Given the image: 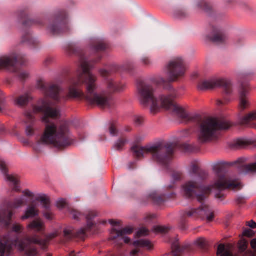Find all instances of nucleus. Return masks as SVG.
I'll use <instances>...</instances> for the list:
<instances>
[{"label": "nucleus", "instance_id": "35", "mask_svg": "<svg viewBox=\"0 0 256 256\" xmlns=\"http://www.w3.org/2000/svg\"><path fill=\"white\" fill-rule=\"evenodd\" d=\"M30 97L27 94L20 96L15 100L16 104L19 106H24L28 104Z\"/></svg>", "mask_w": 256, "mask_h": 256}, {"label": "nucleus", "instance_id": "45", "mask_svg": "<svg viewBox=\"0 0 256 256\" xmlns=\"http://www.w3.org/2000/svg\"><path fill=\"white\" fill-rule=\"evenodd\" d=\"M246 144L244 141L242 140H238L232 144V148L236 149H240L244 148Z\"/></svg>", "mask_w": 256, "mask_h": 256}, {"label": "nucleus", "instance_id": "6", "mask_svg": "<svg viewBox=\"0 0 256 256\" xmlns=\"http://www.w3.org/2000/svg\"><path fill=\"white\" fill-rule=\"evenodd\" d=\"M198 117V140L200 144L210 142L216 136L219 130L229 129L230 124L226 120H221L216 118L202 119Z\"/></svg>", "mask_w": 256, "mask_h": 256}, {"label": "nucleus", "instance_id": "15", "mask_svg": "<svg viewBox=\"0 0 256 256\" xmlns=\"http://www.w3.org/2000/svg\"><path fill=\"white\" fill-rule=\"evenodd\" d=\"M23 56L16 52H12L8 54L0 57V70H10L12 69V72H16V65L18 60H21Z\"/></svg>", "mask_w": 256, "mask_h": 256}, {"label": "nucleus", "instance_id": "31", "mask_svg": "<svg viewBox=\"0 0 256 256\" xmlns=\"http://www.w3.org/2000/svg\"><path fill=\"white\" fill-rule=\"evenodd\" d=\"M23 26L25 28L34 26H43L44 24L43 20L40 19L32 20L30 18H26L22 24Z\"/></svg>", "mask_w": 256, "mask_h": 256}, {"label": "nucleus", "instance_id": "19", "mask_svg": "<svg viewBox=\"0 0 256 256\" xmlns=\"http://www.w3.org/2000/svg\"><path fill=\"white\" fill-rule=\"evenodd\" d=\"M133 229L130 228H124L122 230H118L115 228L112 229L111 232L112 236L110 240H122L126 244L130 242V238L125 236L126 234H130L132 232Z\"/></svg>", "mask_w": 256, "mask_h": 256}, {"label": "nucleus", "instance_id": "47", "mask_svg": "<svg viewBox=\"0 0 256 256\" xmlns=\"http://www.w3.org/2000/svg\"><path fill=\"white\" fill-rule=\"evenodd\" d=\"M194 244L201 248H204L206 246V241L204 238H200L195 241Z\"/></svg>", "mask_w": 256, "mask_h": 256}, {"label": "nucleus", "instance_id": "59", "mask_svg": "<svg viewBox=\"0 0 256 256\" xmlns=\"http://www.w3.org/2000/svg\"><path fill=\"white\" fill-rule=\"evenodd\" d=\"M247 226L252 228H256V223L253 220H251L247 222Z\"/></svg>", "mask_w": 256, "mask_h": 256}, {"label": "nucleus", "instance_id": "51", "mask_svg": "<svg viewBox=\"0 0 256 256\" xmlns=\"http://www.w3.org/2000/svg\"><path fill=\"white\" fill-rule=\"evenodd\" d=\"M66 200L64 198H60L56 202V206L59 208H63L66 206Z\"/></svg>", "mask_w": 256, "mask_h": 256}, {"label": "nucleus", "instance_id": "29", "mask_svg": "<svg viewBox=\"0 0 256 256\" xmlns=\"http://www.w3.org/2000/svg\"><path fill=\"white\" fill-rule=\"evenodd\" d=\"M13 213L10 210H5L0 212V222L8 224L10 222Z\"/></svg>", "mask_w": 256, "mask_h": 256}, {"label": "nucleus", "instance_id": "54", "mask_svg": "<svg viewBox=\"0 0 256 256\" xmlns=\"http://www.w3.org/2000/svg\"><path fill=\"white\" fill-rule=\"evenodd\" d=\"M148 230L146 228H142L137 232L136 235L138 236H142L148 234Z\"/></svg>", "mask_w": 256, "mask_h": 256}, {"label": "nucleus", "instance_id": "57", "mask_svg": "<svg viewBox=\"0 0 256 256\" xmlns=\"http://www.w3.org/2000/svg\"><path fill=\"white\" fill-rule=\"evenodd\" d=\"M22 193L25 196L29 198H32L34 196V193L28 190H24Z\"/></svg>", "mask_w": 256, "mask_h": 256}, {"label": "nucleus", "instance_id": "53", "mask_svg": "<svg viewBox=\"0 0 256 256\" xmlns=\"http://www.w3.org/2000/svg\"><path fill=\"white\" fill-rule=\"evenodd\" d=\"M254 234V232L250 229H246L243 232V235L245 236L250 238Z\"/></svg>", "mask_w": 256, "mask_h": 256}, {"label": "nucleus", "instance_id": "1", "mask_svg": "<svg viewBox=\"0 0 256 256\" xmlns=\"http://www.w3.org/2000/svg\"><path fill=\"white\" fill-rule=\"evenodd\" d=\"M67 51L68 54H74L79 58V67L76 78L70 81L68 95L63 93L62 89L58 84L40 82L38 88L57 104H61L68 98H80L85 99L90 105L110 108L113 104L112 97L105 92H98L97 77L90 72L94 64L101 60L102 56L92 59L90 58V52H88L76 44L69 45Z\"/></svg>", "mask_w": 256, "mask_h": 256}, {"label": "nucleus", "instance_id": "22", "mask_svg": "<svg viewBox=\"0 0 256 256\" xmlns=\"http://www.w3.org/2000/svg\"><path fill=\"white\" fill-rule=\"evenodd\" d=\"M12 246L5 238H0V256H10Z\"/></svg>", "mask_w": 256, "mask_h": 256}, {"label": "nucleus", "instance_id": "42", "mask_svg": "<svg viewBox=\"0 0 256 256\" xmlns=\"http://www.w3.org/2000/svg\"><path fill=\"white\" fill-rule=\"evenodd\" d=\"M69 212L72 216V218L76 220H80V217L82 216V213L74 208H70Z\"/></svg>", "mask_w": 256, "mask_h": 256}, {"label": "nucleus", "instance_id": "5", "mask_svg": "<svg viewBox=\"0 0 256 256\" xmlns=\"http://www.w3.org/2000/svg\"><path fill=\"white\" fill-rule=\"evenodd\" d=\"M175 146L176 144L172 142L164 144L158 142L145 146H135L132 148V151L137 158H140L144 156L145 154L151 153L154 160L161 164L166 165L174 154Z\"/></svg>", "mask_w": 256, "mask_h": 256}, {"label": "nucleus", "instance_id": "64", "mask_svg": "<svg viewBox=\"0 0 256 256\" xmlns=\"http://www.w3.org/2000/svg\"><path fill=\"white\" fill-rule=\"evenodd\" d=\"M69 256H82L81 252H78L77 254H75V252L74 250L71 252L69 254Z\"/></svg>", "mask_w": 256, "mask_h": 256}, {"label": "nucleus", "instance_id": "2", "mask_svg": "<svg viewBox=\"0 0 256 256\" xmlns=\"http://www.w3.org/2000/svg\"><path fill=\"white\" fill-rule=\"evenodd\" d=\"M42 112L43 116L42 122L46 124L44 132L42 136L38 146L40 144H52L58 149L64 148L74 142V138L66 122L60 124L58 128L54 122H51L50 118L56 119L60 115V109L55 106L50 100H43L42 105L34 107L33 111H26L25 112L26 123L30 122V125L26 128V132L28 136L34 134L32 124L34 122V114Z\"/></svg>", "mask_w": 256, "mask_h": 256}, {"label": "nucleus", "instance_id": "63", "mask_svg": "<svg viewBox=\"0 0 256 256\" xmlns=\"http://www.w3.org/2000/svg\"><path fill=\"white\" fill-rule=\"evenodd\" d=\"M250 244L252 248L256 249V238L253 239L252 240Z\"/></svg>", "mask_w": 256, "mask_h": 256}, {"label": "nucleus", "instance_id": "33", "mask_svg": "<svg viewBox=\"0 0 256 256\" xmlns=\"http://www.w3.org/2000/svg\"><path fill=\"white\" fill-rule=\"evenodd\" d=\"M133 244L134 246L146 248L148 250H150L152 248L150 242L146 240H136L134 242Z\"/></svg>", "mask_w": 256, "mask_h": 256}, {"label": "nucleus", "instance_id": "34", "mask_svg": "<svg viewBox=\"0 0 256 256\" xmlns=\"http://www.w3.org/2000/svg\"><path fill=\"white\" fill-rule=\"evenodd\" d=\"M24 203V197L22 196L20 198H16L12 202H9L8 203V206L10 208H20Z\"/></svg>", "mask_w": 256, "mask_h": 256}, {"label": "nucleus", "instance_id": "55", "mask_svg": "<svg viewBox=\"0 0 256 256\" xmlns=\"http://www.w3.org/2000/svg\"><path fill=\"white\" fill-rule=\"evenodd\" d=\"M140 62L144 66H148L151 64V60L147 56L142 57L140 60Z\"/></svg>", "mask_w": 256, "mask_h": 256}, {"label": "nucleus", "instance_id": "23", "mask_svg": "<svg viewBox=\"0 0 256 256\" xmlns=\"http://www.w3.org/2000/svg\"><path fill=\"white\" fill-rule=\"evenodd\" d=\"M172 252L175 253V256L184 253L189 248V244H184L180 245L179 240L175 239L172 242L171 244Z\"/></svg>", "mask_w": 256, "mask_h": 256}, {"label": "nucleus", "instance_id": "32", "mask_svg": "<svg viewBox=\"0 0 256 256\" xmlns=\"http://www.w3.org/2000/svg\"><path fill=\"white\" fill-rule=\"evenodd\" d=\"M36 200L40 202L42 204V206L46 210H48L50 208V199L46 196V194H39L36 198Z\"/></svg>", "mask_w": 256, "mask_h": 256}, {"label": "nucleus", "instance_id": "37", "mask_svg": "<svg viewBox=\"0 0 256 256\" xmlns=\"http://www.w3.org/2000/svg\"><path fill=\"white\" fill-rule=\"evenodd\" d=\"M127 142L128 140L126 139L120 138L114 142L112 148L116 150L122 151Z\"/></svg>", "mask_w": 256, "mask_h": 256}, {"label": "nucleus", "instance_id": "48", "mask_svg": "<svg viewBox=\"0 0 256 256\" xmlns=\"http://www.w3.org/2000/svg\"><path fill=\"white\" fill-rule=\"evenodd\" d=\"M169 228L165 226H156L154 228V230L156 232L165 234L168 232Z\"/></svg>", "mask_w": 256, "mask_h": 256}, {"label": "nucleus", "instance_id": "50", "mask_svg": "<svg viewBox=\"0 0 256 256\" xmlns=\"http://www.w3.org/2000/svg\"><path fill=\"white\" fill-rule=\"evenodd\" d=\"M151 81L153 83H155L157 84H164L166 82V80L164 78L160 76L152 78Z\"/></svg>", "mask_w": 256, "mask_h": 256}, {"label": "nucleus", "instance_id": "44", "mask_svg": "<svg viewBox=\"0 0 256 256\" xmlns=\"http://www.w3.org/2000/svg\"><path fill=\"white\" fill-rule=\"evenodd\" d=\"M16 76L20 80L23 82L28 78L29 74L26 71L21 70L16 72Z\"/></svg>", "mask_w": 256, "mask_h": 256}, {"label": "nucleus", "instance_id": "38", "mask_svg": "<svg viewBox=\"0 0 256 256\" xmlns=\"http://www.w3.org/2000/svg\"><path fill=\"white\" fill-rule=\"evenodd\" d=\"M29 228L40 232L43 229V224L40 220H33L28 225Z\"/></svg>", "mask_w": 256, "mask_h": 256}, {"label": "nucleus", "instance_id": "9", "mask_svg": "<svg viewBox=\"0 0 256 256\" xmlns=\"http://www.w3.org/2000/svg\"><path fill=\"white\" fill-rule=\"evenodd\" d=\"M16 246L20 252L25 251L28 256H37L38 252L34 244H38L44 248L46 244L45 240L40 238L38 236L34 234L26 236L21 240H16Z\"/></svg>", "mask_w": 256, "mask_h": 256}, {"label": "nucleus", "instance_id": "17", "mask_svg": "<svg viewBox=\"0 0 256 256\" xmlns=\"http://www.w3.org/2000/svg\"><path fill=\"white\" fill-rule=\"evenodd\" d=\"M248 94V86L242 84L238 90L239 108L241 110L248 108L250 105Z\"/></svg>", "mask_w": 256, "mask_h": 256}, {"label": "nucleus", "instance_id": "4", "mask_svg": "<svg viewBox=\"0 0 256 256\" xmlns=\"http://www.w3.org/2000/svg\"><path fill=\"white\" fill-rule=\"evenodd\" d=\"M244 162L243 158H240L232 162H220L213 166L212 170L215 178L210 184L207 186H202L203 190L212 192L216 198L224 197V191L226 190H238L240 189V184L238 182L230 180L224 172V166H232L238 164H242Z\"/></svg>", "mask_w": 256, "mask_h": 256}, {"label": "nucleus", "instance_id": "11", "mask_svg": "<svg viewBox=\"0 0 256 256\" xmlns=\"http://www.w3.org/2000/svg\"><path fill=\"white\" fill-rule=\"evenodd\" d=\"M168 80L170 82L177 81L183 77L186 72V66L182 58H175L170 60L166 66Z\"/></svg>", "mask_w": 256, "mask_h": 256}, {"label": "nucleus", "instance_id": "56", "mask_svg": "<svg viewBox=\"0 0 256 256\" xmlns=\"http://www.w3.org/2000/svg\"><path fill=\"white\" fill-rule=\"evenodd\" d=\"M22 230V226L20 224H14L12 226V230L13 232L19 233Z\"/></svg>", "mask_w": 256, "mask_h": 256}, {"label": "nucleus", "instance_id": "16", "mask_svg": "<svg viewBox=\"0 0 256 256\" xmlns=\"http://www.w3.org/2000/svg\"><path fill=\"white\" fill-rule=\"evenodd\" d=\"M112 68H113L110 70L100 69L99 70V72L102 76L107 80V88L110 92H122L125 88L126 86L124 84L116 82L108 78L110 72L117 70L118 68L116 66H112Z\"/></svg>", "mask_w": 256, "mask_h": 256}, {"label": "nucleus", "instance_id": "36", "mask_svg": "<svg viewBox=\"0 0 256 256\" xmlns=\"http://www.w3.org/2000/svg\"><path fill=\"white\" fill-rule=\"evenodd\" d=\"M217 254L220 256H233L230 250L226 248L224 244H220L218 246Z\"/></svg>", "mask_w": 256, "mask_h": 256}, {"label": "nucleus", "instance_id": "25", "mask_svg": "<svg viewBox=\"0 0 256 256\" xmlns=\"http://www.w3.org/2000/svg\"><path fill=\"white\" fill-rule=\"evenodd\" d=\"M22 42L23 43H26L29 46L33 47L38 46L40 44V41L29 32L24 34L22 36Z\"/></svg>", "mask_w": 256, "mask_h": 256}, {"label": "nucleus", "instance_id": "41", "mask_svg": "<svg viewBox=\"0 0 256 256\" xmlns=\"http://www.w3.org/2000/svg\"><path fill=\"white\" fill-rule=\"evenodd\" d=\"M108 131L112 136H118V130L116 124L114 122H110L108 124Z\"/></svg>", "mask_w": 256, "mask_h": 256}, {"label": "nucleus", "instance_id": "10", "mask_svg": "<svg viewBox=\"0 0 256 256\" xmlns=\"http://www.w3.org/2000/svg\"><path fill=\"white\" fill-rule=\"evenodd\" d=\"M52 22L48 27V30L53 35H59L70 30L68 15L64 10H58L52 16Z\"/></svg>", "mask_w": 256, "mask_h": 256}, {"label": "nucleus", "instance_id": "13", "mask_svg": "<svg viewBox=\"0 0 256 256\" xmlns=\"http://www.w3.org/2000/svg\"><path fill=\"white\" fill-rule=\"evenodd\" d=\"M202 186H207L204 184L198 186L196 182L189 181L184 184L182 186V192L184 196L188 198H196L198 201L202 202L206 198L207 196L212 192H208L203 190Z\"/></svg>", "mask_w": 256, "mask_h": 256}, {"label": "nucleus", "instance_id": "49", "mask_svg": "<svg viewBox=\"0 0 256 256\" xmlns=\"http://www.w3.org/2000/svg\"><path fill=\"white\" fill-rule=\"evenodd\" d=\"M134 68V64L133 62H127L124 65V69L128 72H131Z\"/></svg>", "mask_w": 256, "mask_h": 256}, {"label": "nucleus", "instance_id": "7", "mask_svg": "<svg viewBox=\"0 0 256 256\" xmlns=\"http://www.w3.org/2000/svg\"><path fill=\"white\" fill-rule=\"evenodd\" d=\"M202 201V205L197 209L191 208L184 212L181 217L179 227L182 230H186L187 228L188 222V218H200L202 220H206L208 222H211L214 218V213L210 206L204 203Z\"/></svg>", "mask_w": 256, "mask_h": 256}, {"label": "nucleus", "instance_id": "61", "mask_svg": "<svg viewBox=\"0 0 256 256\" xmlns=\"http://www.w3.org/2000/svg\"><path fill=\"white\" fill-rule=\"evenodd\" d=\"M19 16L20 19L25 18H27V15L24 11L20 12Z\"/></svg>", "mask_w": 256, "mask_h": 256}, {"label": "nucleus", "instance_id": "20", "mask_svg": "<svg viewBox=\"0 0 256 256\" xmlns=\"http://www.w3.org/2000/svg\"><path fill=\"white\" fill-rule=\"evenodd\" d=\"M0 170L4 176L5 180L10 183V184L13 186L12 190L15 192L20 190L18 186V180L16 176L14 175L8 174H7V168L6 164L3 162H0Z\"/></svg>", "mask_w": 256, "mask_h": 256}, {"label": "nucleus", "instance_id": "52", "mask_svg": "<svg viewBox=\"0 0 256 256\" xmlns=\"http://www.w3.org/2000/svg\"><path fill=\"white\" fill-rule=\"evenodd\" d=\"M2 92L0 91V112H2L5 108V101L2 96Z\"/></svg>", "mask_w": 256, "mask_h": 256}, {"label": "nucleus", "instance_id": "26", "mask_svg": "<svg viewBox=\"0 0 256 256\" xmlns=\"http://www.w3.org/2000/svg\"><path fill=\"white\" fill-rule=\"evenodd\" d=\"M38 215V212L34 204L28 206L24 212V214L21 218L22 220L34 218Z\"/></svg>", "mask_w": 256, "mask_h": 256}, {"label": "nucleus", "instance_id": "21", "mask_svg": "<svg viewBox=\"0 0 256 256\" xmlns=\"http://www.w3.org/2000/svg\"><path fill=\"white\" fill-rule=\"evenodd\" d=\"M107 48L105 42L101 40H94L89 46L90 54H95L99 52L104 51Z\"/></svg>", "mask_w": 256, "mask_h": 256}, {"label": "nucleus", "instance_id": "3", "mask_svg": "<svg viewBox=\"0 0 256 256\" xmlns=\"http://www.w3.org/2000/svg\"><path fill=\"white\" fill-rule=\"evenodd\" d=\"M165 88L169 91L168 94H160L158 97L156 86L149 82L139 81L137 84V90L140 105L150 109L152 114H156L161 108H164L172 111L182 118H188L185 110L174 102V99L180 96L178 90L170 84Z\"/></svg>", "mask_w": 256, "mask_h": 256}, {"label": "nucleus", "instance_id": "62", "mask_svg": "<svg viewBox=\"0 0 256 256\" xmlns=\"http://www.w3.org/2000/svg\"><path fill=\"white\" fill-rule=\"evenodd\" d=\"M190 134V132L189 130H186L182 132V136L184 137L188 136Z\"/></svg>", "mask_w": 256, "mask_h": 256}, {"label": "nucleus", "instance_id": "18", "mask_svg": "<svg viewBox=\"0 0 256 256\" xmlns=\"http://www.w3.org/2000/svg\"><path fill=\"white\" fill-rule=\"evenodd\" d=\"M210 40L217 44H224L228 38V32L221 28H214L212 35L209 36Z\"/></svg>", "mask_w": 256, "mask_h": 256}, {"label": "nucleus", "instance_id": "14", "mask_svg": "<svg viewBox=\"0 0 256 256\" xmlns=\"http://www.w3.org/2000/svg\"><path fill=\"white\" fill-rule=\"evenodd\" d=\"M96 216V214L92 212H90L86 215V218L87 220V224L86 228H81L76 232H74V229L72 227H67L64 230V238L67 240H70L74 238L77 237L80 238H84L86 235V231L91 230L94 226V222L92 220Z\"/></svg>", "mask_w": 256, "mask_h": 256}, {"label": "nucleus", "instance_id": "60", "mask_svg": "<svg viewBox=\"0 0 256 256\" xmlns=\"http://www.w3.org/2000/svg\"><path fill=\"white\" fill-rule=\"evenodd\" d=\"M247 248V244L245 242H242L240 246V248L242 251H244Z\"/></svg>", "mask_w": 256, "mask_h": 256}, {"label": "nucleus", "instance_id": "8", "mask_svg": "<svg viewBox=\"0 0 256 256\" xmlns=\"http://www.w3.org/2000/svg\"><path fill=\"white\" fill-rule=\"evenodd\" d=\"M182 178V172L181 171L174 170L171 174L170 184L164 188V191L170 190V192H164L159 194L156 192H152L150 194V198L152 200L154 204L160 205L164 202L172 198L176 193L174 189L176 188L175 184L180 182Z\"/></svg>", "mask_w": 256, "mask_h": 256}, {"label": "nucleus", "instance_id": "58", "mask_svg": "<svg viewBox=\"0 0 256 256\" xmlns=\"http://www.w3.org/2000/svg\"><path fill=\"white\" fill-rule=\"evenodd\" d=\"M244 43V40L243 38H238L237 40H236V41L234 42V44L238 46L243 44Z\"/></svg>", "mask_w": 256, "mask_h": 256}, {"label": "nucleus", "instance_id": "39", "mask_svg": "<svg viewBox=\"0 0 256 256\" xmlns=\"http://www.w3.org/2000/svg\"><path fill=\"white\" fill-rule=\"evenodd\" d=\"M198 178H196V182H202L208 178V173L205 170L200 169L197 174L196 176ZM196 183V182H195Z\"/></svg>", "mask_w": 256, "mask_h": 256}, {"label": "nucleus", "instance_id": "43", "mask_svg": "<svg viewBox=\"0 0 256 256\" xmlns=\"http://www.w3.org/2000/svg\"><path fill=\"white\" fill-rule=\"evenodd\" d=\"M200 170V168L196 164H192L190 166L189 171L190 176L193 178L194 176H196Z\"/></svg>", "mask_w": 256, "mask_h": 256}, {"label": "nucleus", "instance_id": "40", "mask_svg": "<svg viewBox=\"0 0 256 256\" xmlns=\"http://www.w3.org/2000/svg\"><path fill=\"white\" fill-rule=\"evenodd\" d=\"M181 148L186 152H194L198 151L199 148L198 146L194 144H189L186 143L183 144L181 145Z\"/></svg>", "mask_w": 256, "mask_h": 256}, {"label": "nucleus", "instance_id": "27", "mask_svg": "<svg viewBox=\"0 0 256 256\" xmlns=\"http://www.w3.org/2000/svg\"><path fill=\"white\" fill-rule=\"evenodd\" d=\"M240 172L244 174L256 173V162L248 164H241L239 166Z\"/></svg>", "mask_w": 256, "mask_h": 256}, {"label": "nucleus", "instance_id": "12", "mask_svg": "<svg viewBox=\"0 0 256 256\" xmlns=\"http://www.w3.org/2000/svg\"><path fill=\"white\" fill-rule=\"evenodd\" d=\"M220 87L223 88L226 94L231 95L232 94L234 91L232 84V82L228 80L212 78L202 80L198 83V90L202 91Z\"/></svg>", "mask_w": 256, "mask_h": 256}, {"label": "nucleus", "instance_id": "30", "mask_svg": "<svg viewBox=\"0 0 256 256\" xmlns=\"http://www.w3.org/2000/svg\"><path fill=\"white\" fill-rule=\"evenodd\" d=\"M174 16L178 20L186 18L190 16V14L184 8H178L174 12Z\"/></svg>", "mask_w": 256, "mask_h": 256}, {"label": "nucleus", "instance_id": "28", "mask_svg": "<svg viewBox=\"0 0 256 256\" xmlns=\"http://www.w3.org/2000/svg\"><path fill=\"white\" fill-rule=\"evenodd\" d=\"M196 8L200 10H202L208 14H210L212 7L210 4L206 0H198L196 2Z\"/></svg>", "mask_w": 256, "mask_h": 256}, {"label": "nucleus", "instance_id": "24", "mask_svg": "<svg viewBox=\"0 0 256 256\" xmlns=\"http://www.w3.org/2000/svg\"><path fill=\"white\" fill-rule=\"evenodd\" d=\"M256 121V110L252 111L239 118V124L242 126H251L252 122Z\"/></svg>", "mask_w": 256, "mask_h": 256}, {"label": "nucleus", "instance_id": "46", "mask_svg": "<svg viewBox=\"0 0 256 256\" xmlns=\"http://www.w3.org/2000/svg\"><path fill=\"white\" fill-rule=\"evenodd\" d=\"M134 122L136 126H141L144 122V118L140 116H135L134 117Z\"/></svg>", "mask_w": 256, "mask_h": 256}]
</instances>
